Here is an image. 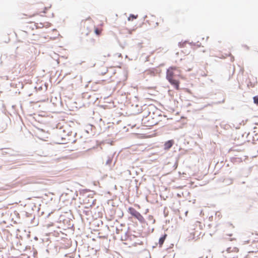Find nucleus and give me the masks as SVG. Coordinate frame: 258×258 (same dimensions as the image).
<instances>
[{
    "label": "nucleus",
    "mask_w": 258,
    "mask_h": 258,
    "mask_svg": "<svg viewBox=\"0 0 258 258\" xmlns=\"http://www.w3.org/2000/svg\"><path fill=\"white\" fill-rule=\"evenodd\" d=\"M181 76V71L176 67H171L168 68L166 72V79L176 90H179V81L177 79V77Z\"/></svg>",
    "instance_id": "nucleus-1"
},
{
    "label": "nucleus",
    "mask_w": 258,
    "mask_h": 258,
    "mask_svg": "<svg viewBox=\"0 0 258 258\" xmlns=\"http://www.w3.org/2000/svg\"><path fill=\"white\" fill-rule=\"evenodd\" d=\"M67 123L63 125L62 128H60L56 135V141L58 144H64L66 141V138L69 136L72 133L71 128L67 130L64 129Z\"/></svg>",
    "instance_id": "nucleus-2"
},
{
    "label": "nucleus",
    "mask_w": 258,
    "mask_h": 258,
    "mask_svg": "<svg viewBox=\"0 0 258 258\" xmlns=\"http://www.w3.org/2000/svg\"><path fill=\"white\" fill-rule=\"evenodd\" d=\"M50 7H44L42 4H39L36 6V11L35 13L30 14L26 12L27 14H24V15L32 17L36 15H40L41 16H45L44 14H46L49 10Z\"/></svg>",
    "instance_id": "nucleus-3"
},
{
    "label": "nucleus",
    "mask_w": 258,
    "mask_h": 258,
    "mask_svg": "<svg viewBox=\"0 0 258 258\" xmlns=\"http://www.w3.org/2000/svg\"><path fill=\"white\" fill-rule=\"evenodd\" d=\"M128 212L133 216L137 218L141 223H144L145 220L143 216L136 209L132 207L128 209Z\"/></svg>",
    "instance_id": "nucleus-4"
},
{
    "label": "nucleus",
    "mask_w": 258,
    "mask_h": 258,
    "mask_svg": "<svg viewBox=\"0 0 258 258\" xmlns=\"http://www.w3.org/2000/svg\"><path fill=\"white\" fill-rule=\"evenodd\" d=\"M231 248H228L227 252L225 255V258H237L238 249L236 247H234L233 250H231Z\"/></svg>",
    "instance_id": "nucleus-5"
},
{
    "label": "nucleus",
    "mask_w": 258,
    "mask_h": 258,
    "mask_svg": "<svg viewBox=\"0 0 258 258\" xmlns=\"http://www.w3.org/2000/svg\"><path fill=\"white\" fill-rule=\"evenodd\" d=\"M174 142L173 140H169L165 142L164 145V148L166 150H169L173 146Z\"/></svg>",
    "instance_id": "nucleus-6"
},
{
    "label": "nucleus",
    "mask_w": 258,
    "mask_h": 258,
    "mask_svg": "<svg viewBox=\"0 0 258 258\" xmlns=\"http://www.w3.org/2000/svg\"><path fill=\"white\" fill-rule=\"evenodd\" d=\"M166 236H167V235L164 234L163 236L160 237V238L159 239V244L160 245V246H162V245H163V244L166 239Z\"/></svg>",
    "instance_id": "nucleus-7"
},
{
    "label": "nucleus",
    "mask_w": 258,
    "mask_h": 258,
    "mask_svg": "<svg viewBox=\"0 0 258 258\" xmlns=\"http://www.w3.org/2000/svg\"><path fill=\"white\" fill-rule=\"evenodd\" d=\"M138 16L136 15V16H135L134 15H131L128 18V21H131V20H133L134 19H135L137 18Z\"/></svg>",
    "instance_id": "nucleus-8"
},
{
    "label": "nucleus",
    "mask_w": 258,
    "mask_h": 258,
    "mask_svg": "<svg viewBox=\"0 0 258 258\" xmlns=\"http://www.w3.org/2000/svg\"><path fill=\"white\" fill-rule=\"evenodd\" d=\"M101 32H102V29H99L98 28H95V33L97 35H99L101 33Z\"/></svg>",
    "instance_id": "nucleus-9"
},
{
    "label": "nucleus",
    "mask_w": 258,
    "mask_h": 258,
    "mask_svg": "<svg viewBox=\"0 0 258 258\" xmlns=\"http://www.w3.org/2000/svg\"><path fill=\"white\" fill-rule=\"evenodd\" d=\"M253 99L254 103L256 105H258V95L253 97Z\"/></svg>",
    "instance_id": "nucleus-10"
},
{
    "label": "nucleus",
    "mask_w": 258,
    "mask_h": 258,
    "mask_svg": "<svg viewBox=\"0 0 258 258\" xmlns=\"http://www.w3.org/2000/svg\"><path fill=\"white\" fill-rule=\"evenodd\" d=\"M136 28H133L132 29L127 30L128 33L129 34H132L133 32L136 30Z\"/></svg>",
    "instance_id": "nucleus-11"
},
{
    "label": "nucleus",
    "mask_w": 258,
    "mask_h": 258,
    "mask_svg": "<svg viewBox=\"0 0 258 258\" xmlns=\"http://www.w3.org/2000/svg\"><path fill=\"white\" fill-rule=\"evenodd\" d=\"M161 22H162V23H163V22H164V20H163V19H161L160 20V22H157V23H156L157 25V26H158V25H159V23H161Z\"/></svg>",
    "instance_id": "nucleus-12"
},
{
    "label": "nucleus",
    "mask_w": 258,
    "mask_h": 258,
    "mask_svg": "<svg viewBox=\"0 0 258 258\" xmlns=\"http://www.w3.org/2000/svg\"><path fill=\"white\" fill-rule=\"evenodd\" d=\"M110 56V55L109 53H107L106 55H105V56H107V57H109Z\"/></svg>",
    "instance_id": "nucleus-13"
},
{
    "label": "nucleus",
    "mask_w": 258,
    "mask_h": 258,
    "mask_svg": "<svg viewBox=\"0 0 258 258\" xmlns=\"http://www.w3.org/2000/svg\"><path fill=\"white\" fill-rule=\"evenodd\" d=\"M150 118H151V117H150V116H149L147 117V118H148V120H149Z\"/></svg>",
    "instance_id": "nucleus-14"
},
{
    "label": "nucleus",
    "mask_w": 258,
    "mask_h": 258,
    "mask_svg": "<svg viewBox=\"0 0 258 258\" xmlns=\"http://www.w3.org/2000/svg\"><path fill=\"white\" fill-rule=\"evenodd\" d=\"M147 125H148V126H152V124H148Z\"/></svg>",
    "instance_id": "nucleus-15"
}]
</instances>
